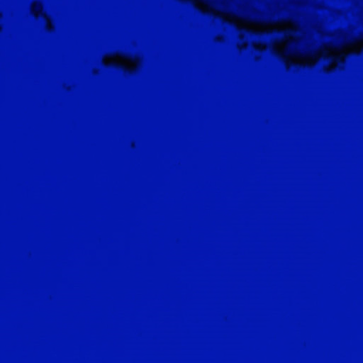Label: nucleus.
I'll use <instances>...</instances> for the list:
<instances>
[{"label": "nucleus", "instance_id": "obj_1", "mask_svg": "<svg viewBox=\"0 0 363 363\" xmlns=\"http://www.w3.org/2000/svg\"><path fill=\"white\" fill-rule=\"evenodd\" d=\"M279 35H284L285 37L291 36L294 34V30L288 29V30H277L276 31Z\"/></svg>", "mask_w": 363, "mask_h": 363}, {"label": "nucleus", "instance_id": "obj_2", "mask_svg": "<svg viewBox=\"0 0 363 363\" xmlns=\"http://www.w3.org/2000/svg\"><path fill=\"white\" fill-rule=\"evenodd\" d=\"M113 65L117 69H123V68H124V67L122 65H121V64L116 63Z\"/></svg>", "mask_w": 363, "mask_h": 363}]
</instances>
